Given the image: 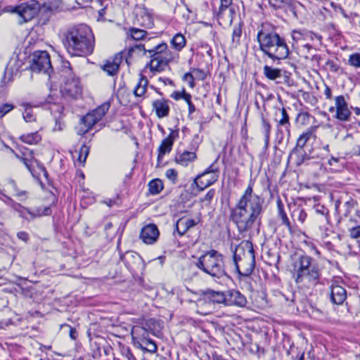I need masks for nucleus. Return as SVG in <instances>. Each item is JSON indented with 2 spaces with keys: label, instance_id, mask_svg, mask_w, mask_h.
Returning <instances> with one entry per match:
<instances>
[{
  "label": "nucleus",
  "instance_id": "37998d69",
  "mask_svg": "<svg viewBox=\"0 0 360 360\" xmlns=\"http://www.w3.org/2000/svg\"><path fill=\"white\" fill-rule=\"evenodd\" d=\"M120 352L122 357L125 360H136L130 348L127 346H120Z\"/></svg>",
  "mask_w": 360,
  "mask_h": 360
},
{
  "label": "nucleus",
  "instance_id": "338daca9",
  "mask_svg": "<svg viewBox=\"0 0 360 360\" xmlns=\"http://www.w3.org/2000/svg\"><path fill=\"white\" fill-rule=\"evenodd\" d=\"M17 236L20 240H22L25 242H27L29 239V236H28L27 233H26L25 231H20V232L18 233Z\"/></svg>",
  "mask_w": 360,
  "mask_h": 360
},
{
  "label": "nucleus",
  "instance_id": "dca6fc26",
  "mask_svg": "<svg viewBox=\"0 0 360 360\" xmlns=\"http://www.w3.org/2000/svg\"><path fill=\"white\" fill-rule=\"evenodd\" d=\"M159 230L156 225L153 224L145 226L140 233V236L143 241L147 244H153L159 236Z\"/></svg>",
  "mask_w": 360,
  "mask_h": 360
},
{
  "label": "nucleus",
  "instance_id": "a18cd8bd",
  "mask_svg": "<svg viewBox=\"0 0 360 360\" xmlns=\"http://www.w3.org/2000/svg\"><path fill=\"white\" fill-rule=\"evenodd\" d=\"M348 64L355 68H360V53H354L351 54L348 58Z\"/></svg>",
  "mask_w": 360,
  "mask_h": 360
},
{
  "label": "nucleus",
  "instance_id": "ddd939ff",
  "mask_svg": "<svg viewBox=\"0 0 360 360\" xmlns=\"http://www.w3.org/2000/svg\"><path fill=\"white\" fill-rule=\"evenodd\" d=\"M5 202L14 210L17 211L21 217L28 220L33 219L37 217H41L45 214V207L36 208L31 210L15 202L9 197H6Z\"/></svg>",
  "mask_w": 360,
  "mask_h": 360
},
{
  "label": "nucleus",
  "instance_id": "774afa93",
  "mask_svg": "<svg viewBox=\"0 0 360 360\" xmlns=\"http://www.w3.org/2000/svg\"><path fill=\"white\" fill-rule=\"evenodd\" d=\"M46 200H50L52 204H55L57 202L56 196L51 191L46 193Z\"/></svg>",
  "mask_w": 360,
  "mask_h": 360
},
{
  "label": "nucleus",
  "instance_id": "1a4fd4ad",
  "mask_svg": "<svg viewBox=\"0 0 360 360\" xmlns=\"http://www.w3.org/2000/svg\"><path fill=\"white\" fill-rule=\"evenodd\" d=\"M120 259L132 275L142 274L145 269V264L142 257L136 252L129 251L120 255Z\"/></svg>",
  "mask_w": 360,
  "mask_h": 360
},
{
  "label": "nucleus",
  "instance_id": "ea45409f",
  "mask_svg": "<svg viewBox=\"0 0 360 360\" xmlns=\"http://www.w3.org/2000/svg\"><path fill=\"white\" fill-rule=\"evenodd\" d=\"M312 136L311 130H307L303 132L297 139V146L295 148H301L303 149L307 142L310 139Z\"/></svg>",
  "mask_w": 360,
  "mask_h": 360
},
{
  "label": "nucleus",
  "instance_id": "e433bc0d",
  "mask_svg": "<svg viewBox=\"0 0 360 360\" xmlns=\"http://www.w3.org/2000/svg\"><path fill=\"white\" fill-rule=\"evenodd\" d=\"M110 108L109 103H104L99 105L96 109L93 110L91 112L94 114L95 117L99 121L105 115Z\"/></svg>",
  "mask_w": 360,
  "mask_h": 360
},
{
  "label": "nucleus",
  "instance_id": "39448f33",
  "mask_svg": "<svg viewBox=\"0 0 360 360\" xmlns=\"http://www.w3.org/2000/svg\"><path fill=\"white\" fill-rule=\"evenodd\" d=\"M195 265L212 277L221 278L226 276L224 255L215 250L205 252L198 258Z\"/></svg>",
  "mask_w": 360,
  "mask_h": 360
},
{
  "label": "nucleus",
  "instance_id": "9d476101",
  "mask_svg": "<svg viewBox=\"0 0 360 360\" xmlns=\"http://www.w3.org/2000/svg\"><path fill=\"white\" fill-rule=\"evenodd\" d=\"M46 65H49L48 68H46V74L49 75V81L50 83V91L52 93L51 94L49 95V97L51 99H53V97H58V89L61 88V82H62V77H63L65 78V75H63L62 70L63 68L60 70L56 71L53 66L52 65L51 61H50V57L46 53Z\"/></svg>",
  "mask_w": 360,
  "mask_h": 360
},
{
  "label": "nucleus",
  "instance_id": "0eeeda50",
  "mask_svg": "<svg viewBox=\"0 0 360 360\" xmlns=\"http://www.w3.org/2000/svg\"><path fill=\"white\" fill-rule=\"evenodd\" d=\"M41 6L36 0H30L18 6L10 7L8 11L16 13L18 22L22 25L30 21L39 13Z\"/></svg>",
  "mask_w": 360,
  "mask_h": 360
},
{
  "label": "nucleus",
  "instance_id": "b1692460",
  "mask_svg": "<svg viewBox=\"0 0 360 360\" xmlns=\"http://www.w3.org/2000/svg\"><path fill=\"white\" fill-rule=\"evenodd\" d=\"M98 120L94 114L89 112L82 117L80 122V129L78 134L80 135L86 134Z\"/></svg>",
  "mask_w": 360,
  "mask_h": 360
},
{
  "label": "nucleus",
  "instance_id": "a211bd4d",
  "mask_svg": "<svg viewBox=\"0 0 360 360\" xmlns=\"http://www.w3.org/2000/svg\"><path fill=\"white\" fill-rule=\"evenodd\" d=\"M45 63V52L36 51L31 56L30 70L34 72H39L43 70Z\"/></svg>",
  "mask_w": 360,
  "mask_h": 360
},
{
  "label": "nucleus",
  "instance_id": "69168bd1",
  "mask_svg": "<svg viewBox=\"0 0 360 360\" xmlns=\"http://www.w3.org/2000/svg\"><path fill=\"white\" fill-rule=\"evenodd\" d=\"M176 171L174 169H169L166 172V176L168 179H174L176 177Z\"/></svg>",
  "mask_w": 360,
  "mask_h": 360
},
{
  "label": "nucleus",
  "instance_id": "0e129e2a",
  "mask_svg": "<svg viewBox=\"0 0 360 360\" xmlns=\"http://www.w3.org/2000/svg\"><path fill=\"white\" fill-rule=\"evenodd\" d=\"M214 193H215L214 189L209 190V191L205 195L203 200H205V201H210L213 198V197L214 195Z\"/></svg>",
  "mask_w": 360,
  "mask_h": 360
},
{
  "label": "nucleus",
  "instance_id": "c85d7f7f",
  "mask_svg": "<svg viewBox=\"0 0 360 360\" xmlns=\"http://www.w3.org/2000/svg\"><path fill=\"white\" fill-rule=\"evenodd\" d=\"M63 106L58 103H53L50 105L49 107V110H50L51 115L53 116L56 125L53 128V130H61L62 129V124L60 122L61 115L63 112Z\"/></svg>",
  "mask_w": 360,
  "mask_h": 360
},
{
  "label": "nucleus",
  "instance_id": "9b49d317",
  "mask_svg": "<svg viewBox=\"0 0 360 360\" xmlns=\"http://www.w3.org/2000/svg\"><path fill=\"white\" fill-rule=\"evenodd\" d=\"M257 38L260 50L266 54L269 49L281 39V37L274 31L266 30L265 26L262 25L261 30L257 33Z\"/></svg>",
  "mask_w": 360,
  "mask_h": 360
},
{
  "label": "nucleus",
  "instance_id": "a19ab883",
  "mask_svg": "<svg viewBox=\"0 0 360 360\" xmlns=\"http://www.w3.org/2000/svg\"><path fill=\"white\" fill-rule=\"evenodd\" d=\"M162 189V181H149L148 191L151 195L158 194Z\"/></svg>",
  "mask_w": 360,
  "mask_h": 360
},
{
  "label": "nucleus",
  "instance_id": "c03bdc74",
  "mask_svg": "<svg viewBox=\"0 0 360 360\" xmlns=\"http://www.w3.org/2000/svg\"><path fill=\"white\" fill-rule=\"evenodd\" d=\"M281 117L280 120L278 121V125L283 126L285 127V129L287 130H288V128L290 126L289 117H288L286 110L284 108H283L281 110Z\"/></svg>",
  "mask_w": 360,
  "mask_h": 360
},
{
  "label": "nucleus",
  "instance_id": "e2e57ef3",
  "mask_svg": "<svg viewBox=\"0 0 360 360\" xmlns=\"http://www.w3.org/2000/svg\"><path fill=\"white\" fill-rule=\"evenodd\" d=\"M185 92H186L185 90H183L181 91H174L171 95V97L176 101L179 100V99H182L184 97L183 94H185Z\"/></svg>",
  "mask_w": 360,
  "mask_h": 360
},
{
  "label": "nucleus",
  "instance_id": "4c0bfd02",
  "mask_svg": "<svg viewBox=\"0 0 360 360\" xmlns=\"http://www.w3.org/2000/svg\"><path fill=\"white\" fill-rule=\"evenodd\" d=\"M147 32L141 29L131 28L128 33V37H130L134 40L143 39L146 36Z\"/></svg>",
  "mask_w": 360,
  "mask_h": 360
},
{
  "label": "nucleus",
  "instance_id": "cd10ccee",
  "mask_svg": "<svg viewBox=\"0 0 360 360\" xmlns=\"http://www.w3.org/2000/svg\"><path fill=\"white\" fill-rule=\"evenodd\" d=\"M233 11L231 6L220 3V6L217 12V17L219 20L223 22H231L233 20Z\"/></svg>",
  "mask_w": 360,
  "mask_h": 360
},
{
  "label": "nucleus",
  "instance_id": "20e7f679",
  "mask_svg": "<svg viewBox=\"0 0 360 360\" xmlns=\"http://www.w3.org/2000/svg\"><path fill=\"white\" fill-rule=\"evenodd\" d=\"M233 262L239 278H248L255 266V255L252 243L246 240L236 248Z\"/></svg>",
  "mask_w": 360,
  "mask_h": 360
},
{
  "label": "nucleus",
  "instance_id": "7ed1b4c3",
  "mask_svg": "<svg viewBox=\"0 0 360 360\" xmlns=\"http://www.w3.org/2000/svg\"><path fill=\"white\" fill-rule=\"evenodd\" d=\"M294 275L297 283H307L311 285H316L321 276V269L311 257L300 255L293 263Z\"/></svg>",
  "mask_w": 360,
  "mask_h": 360
},
{
  "label": "nucleus",
  "instance_id": "4d7b16f0",
  "mask_svg": "<svg viewBox=\"0 0 360 360\" xmlns=\"http://www.w3.org/2000/svg\"><path fill=\"white\" fill-rule=\"evenodd\" d=\"M184 81L188 83V85L191 88H194L195 86V82H194V77H193V75L191 72L186 73L183 77Z\"/></svg>",
  "mask_w": 360,
  "mask_h": 360
},
{
  "label": "nucleus",
  "instance_id": "2eb2a0df",
  "mask_svg": "<svg viewBox=\"0 0 360 360\" xmlns=\"http://www.w3.org/2000/svg\"><path fill=\"white\" fill-rule=\"evenodd\" d=\"M247 303L248 301L245 296L238 290H231L226 292V305L244 307Z\"/></svg>",
  "mask_w": 360,
  "mask_h": 360
},
{
  "label": "nucleus",
  "instance_id": "3c124183",
  "mask_svg": "<svg viewBox=\"0 0 360 360\" xmlns=\"http://www.w3.org/2000/svg\"><path fill=\"white\" fill-rule=\"evenodd\" d=\"M196 225V222L193 219H186L183 221L182 232H179V236H183L190 228Z\"/></svg>",
  "mask_w": 360,
  "mask_h": 360
},
{
  "label": "nucleus",
  "instance_id": "680f3d73",
  "mask_svg": "<svg viewBox=\"0 0 360 360\" xmlns=\"http://www.w3.org/2000/svg\"><path fill=\"white\" fill-rule=\"evenodd\" d=\"M292 38L295 41H298L302 39V34L300 31L293 30L292 32Z\"/></svg>",
  "mask_w": 360,
  "mask_h": 360
},
{
  "label": "nucleus",
  "instance_id": "c9c22d12",
  "mask_svg": "<svg viewBox=\"0 0 360 360\" xmlns=\"http://www.w3.org/2000/svg\"><path fill=\"white\" fill-rule=\"evenodd\" d=\"M141 15L143 19L141 23L146 27H151L153 25L152 12L146 8H143L141 11Z\"/></svg>",
  "mask_w": 360,
  "mask_h": 360
},
{
  "label": "nucleus",
  "instance_id": "aec40b11",
  "mask_svg": "<svg viewBox=\"0 0 360 360\" xmlns=\"http://www.w3.org/2000/svg\"><path fill=\"white\" fill-rule=\"evenodd\" d=\"M253 200L255 201L257 204L259 203V206H263L264 200L259 195L253 194L252 185L250 184L237 203L246 205L252 203Z\"/></svg>",
  "mask_w": 360,
  "mask_h": 360
},
{
  "label": "nucleus",
  "instance_id": "473e14b6",
  "mask_svg": "<svg viewBox=\"0 0 360 360\" xmlns=\"http://www.w3.org/2000/svg\"><path fill=\"white\" fill-rule=\"evenodd\" d=\"M186 40L181 33L176 34L171 40L172 47L177 51H181L186 46Z\"/></svg>",
  "mask_w": 360,
  "mask_h": 360
},
{
  "label": "nucleus",
  "instance_id": "c756f323",
  "mask_svg": "<svg viewBox=\"0 0 360 360\" xmlns=\"http://www.w3.org/2000/svg\"><path fill=\"white\" fill-rule=\"evenodd\" d=\"M196 158L197 155L195 153L186 150L176 155L175 161L178 165L186 167L190 163L193 162Z\"/></svg>",
  "mask_w": 360,
  "mask_h": 360
},
{
  "label": "nucleus",
  "instance_id": "f704fd0d",
  "mask_svg": "<svg viewBox=\"0 0 360 360\" xmlns=\"http://www.w3.org/2000/svg\"><path fill=\"white\" fill-rule=\"evenodd\" d=\"M264 75L269 79L275 80L281 77V70L265 65L264 67Z\"/></svg>",
  "mask_w": 360,
  "mask_h": 360
},
{
  "label": "nucleus",
  "instance_id": "49530a36",
  "mask_svg": "<svg viewBox=\"0 0 360 360\" xmlns=\"http://www.w3.org/2000/svg\"><path fill=\"white\" fill-rule=\"evenodd\" d=\"M278 217H280V219H281L282 224L285 225L288 228V229L290 233H292L294 231L293 228H292V226L291 225V223H290L285 212L281 211V212L278 213Z\"/></svg>",
  "mask_w": 360,
  "mask_h": 360
},
{
  "label": "nucleus",
  "instance_id": "5701e85b",
  "mask_svg": "<svg viewBox=\"0 0 360 360\" xmlns=\"http://www.w3.org/2000/svg\"><path fill=\"white\" fill-rule=\"evenodd\" d=\"M219 172L217 162L215 161L205 169V171L198 174L193 180H198L201 178H206L207 180H217L219 177Z\"/></svg>",
  "mask_w": 360,
  "mask_h": 360
},
{
  "label": "nucleus",
  "instance_id": "f8f14e48",
  "mask_svg": "<svg viewBox=\"0 0 360 360\" xmlns=\"http://www.w3.org/2000/svg\"><path fill=\"white\" fill-rule=\"evenodd\" d=\"M335 105L329 108V112H335L333 117L341 122H348L351 117L352 112L349 108L348 103L344 96L340 95L335 97Z\"/></svg>",
  "mask_w": 360,
  "mask_h": 360
},
{
  "label": "nucleus",
  "instance_id": "6e6552de",
  "mask_svg": "<svg viewBox=\"0 0 360 360\" xmlns=\"http://www.w3.org/2000/svg\"><path fill=\"white\" fill-rule=\"evenodd\" d=\"M167 47V44L162 43L155 46L153 49L148 50L153 54L150 63L146 65V68H148L152 72L162 71L173 59L172 56L170 57L162 56V52L166 50Z\"/></svg>",
  "mask_w": 360,
  "mask_h": 360
},
{
  "label": "nucleus",
  "instance_id": "7c9ffc66",
  "mask_svg": "<svg viewBox=\"0 0 360 360\" xmlns=\"http://www.w3.org/2000/svg\"><path fill=\"white\" fill-rule=\"evenodd\" d=\"M121 58L122 57L117 55L113 60H106L103 66V70L109 75H115L119 70Z\"/></svg>",
  "mask_w": 360,
  "mask_h": 360
},
{
  "label": "nucleus",
  "instance_id": "412c9836",
  "mask_svg": "<svg viewBox=\"0 0 360 360\" xmlns=\"http://www.w3.org/2000/svg\"><path fill=\"white\" fill-rule=\"evenodd\" d=\"M288 207L290 211V216L293 221H297L300 224H304L307 217V214L302 205H296L295 203L288 204Z\"/></svg>",
  "mask_w": 360,
  "mask_h": 360
},
{
  "label": "nucleus",
  "instance_id": "58836bf2",
  "mask_svg": "<svg viewBox=\"0 0 360 360\" xmlns=\"http://www.w3.org/2000/svg\"><path fill=\"white\" fill-rule=\"evenodd\" d=\"M139 347L143 350H146L150 353H155L158 349L155 342L151 339L140 342V345Z\"/></svg>",
  "mask_w": 360,
  "mask_h": 360
},
{
  "label": "nucleus",
  "instance_id": "052dcab7",
  "mask_svg": "<svg viewBox=\"0 0 360 360\" xmlns=\"http://www.w3.org/2000/svg\"><path fill=\"white\" fill-rule=\"evenodd\" d=\"M354 204H355V202L353 200L347 201L345 203L344 206L346 208L345 213L344 214L345 217H347L348 216V214L349 213L350 210L354 207Z\"/></svg>",
  "mask_w": 360,
  "mask_h": 360
},
{
  "label": "nucleus",
  "instance_id": "f257e3e1",
  "mask_svg": "<svg viewBox=\"0 0 360 360\" xmlns=\"http://www.w3.org/2000/svg\"><path fill=\"white\" fill-rule=\"evenodd\" d=\"M64 45L72 56L91 54L94 49V37L91 28L83 24L70 28L65 33Z\"/></svg>",
  "mask_w": 360,
  "mask_h": 360
},
{
  "label": "nucleus",
  "instance_id": "423d86ee",
  "mask_svg": "<svg viewBox=\"0 0 360 360\" xmlns=\"http://www.w3.org/2000/svg\"><path fill=\"white\" fill-rule=\"evenodd\" d=\"M62 72L65 75V80L58 94H62L65 96L72 98H77L82 93V87L79 79L75 77L68 62L63 63Z\"/></svg>",
  "mask_w": 360,
  "mask_h": 360
},
{
  "label": "nucleus",
  "instance_id": "bf43d9fd",
  "mask_svg": "<svg viewBox=\"0 0 360 360\" xmlns=\"http://www.w3.org/2000/svg\"><path fill=\"white\" fill-rule=\"evenodd\" d=\"M118 197L114 198H105L103 200L101 201V203L105 204L109 207H112L115 205L118 204Z\"/></svg>",
  "mask_w": 360,
  "mask_h": 360
},
{
  "label": "nucleus",
  "instance_id": "5fc2aeb1",
  "mask_svg": "<svg viewBox=\"0 0 360 360\" xmlns=\"http://www.w3.org/2000/svg\"><path fill=\"white\" fill-rule=\"evenodd\" d=\"M22 116L25 121L27 122H31L35 120L32 110L30 107H26L24 112L22 113Z\"/></svg>",
  "mask_w": 360,
  "mask_h": 360
},
{
  "label": "nucleus",
  "instance_id": "13d9d810",
  "mask_svg": "<svg viewBox=\"0 0 360 360\" xmlns=\"http://www.w3.org/2000/svg\"><path fill=\"white\" fill-rule=\"evenodd\" d=\"M315 209L317 213H319L321 215L324 216L326 220L328 219L329 211L326 207H324L323 205H317Z\"/></svg>",
  "mask_w": 360,
  "mask_h": 360
},
{
  "label": "nucleus",
  "instance_id": "72a5a7b5",
  "mask_svg": "<svg viewBox=\"0 0 360 360\" xmlns=\"http://www.w3.org/2000/svg\"><path fill=\"white\" fill-rule=\"evenodd\" d=\"M214 182V181H208L205 184L203 181H200V184L199 181H193L190 186L191 193L196 196L200 192L210 186Z\"/></svg>",
  "mask_w": 360,
  "mask_h": 360
},
{
  "label": "nucleus",
  "instance_id": "f3484780",
  "mask_svg": "<svg viewBox=\"0 0 360 360\" xmlns=\"http://www.w3.org/2000/svg\"><path fill=\"white\" fill-rule=\"evenodd\" d=\"M330 288V297L331 302L337 305L343 304L347 299L346 290L342 286L335 283L331 284Z\"/></svg>",
  "mask_w": 360,
  "mask_h": 360
},
{
  "label": "nucleus",
  "instance_id": "6e6d98bb",
  "mask_svg": "<svg viewBox=\"0 0 360 360\" xmlns=\"http://www.w3.org/2000/svg\"><path fill=\"white\" fill-rule=\"evenodd\" d=\"M14 106L10 103H5L0 105V119L13 109Z\"/></svg>",
  "mask_w": 360,
  "mask_h": 360
},
{
  "label": "nucleus",
  "instance_id": "09e8293b",
  "mask_svg": "<svg viewBox=\"0 0 360 360\" xmlns=\"http://www.w3.org/2000/svg\"><path fill=\"white\" fill-rule=\"evenodd\" d=\"M262 130L264 133L265 143L266 144H268L271 131V125L265 119H262Z\"/></svg>",
  "mask_w": 360,
  "mask_h": 360
},
{
  "label": "nucleus",
  "instance_id": "bb28decb",
  "mask_svg": "<svg viewBox=\"0 0 360 360\" xmlns=\"http://www.w3.org/2000/svg\"><path fill=\"white\" fill-rule=\"evenodd\" d=\"M131 335L134 343L139 346L140 342L150 339L148 330L146 328L141 326H134L131 330Z\"/></svg>",
  "mask_w": 360,
  "mask_h": 360
},
{
  "label": "nucleus",
  "instance_id": "4be33fe9",
  "mask_svg": "<svg viewBox=\"0 0 360 360\" xmlns=\"http://www.w3.org/2000/svg\"><path fill=\"white\" fill-rule=\"evenodd\" d=\"M175 139L174 132L171 131L167 137L164 139L158 148V161L160 162L163 156L172 150Z\"/></svg>",
  "mask_w": 360,
  "mask_h": 360
},
{
  "label": "nucleus",
  "instance_id": "de8ad7c7",
  "mask_svg": "<svg viewBox=\"0 0 360 360\" xmlns=\"http://www.w3.org/2000/svg\"><path fill=\"white\" fill-rule=\"evenodd\" d=\"M357 222L358 226H352L349 229V236L354 239L360 238V216L359 220Z\"/></svg>",
  "mask_w": 360,
  "mask_h": 360
},
{
  "label": "nucleus",
  "instance_id": "79ce46f5",
  "mask_svg": "<svg viewBox=\"0 0 360 360\" xmlns=\"http://www.w3.org/2000/svg\"><path fill=\"white\" fill-rule=\"evenodd\" d=\"M89 153V148L85 145L82 146L78 151L77 161L81 165H84Z\"/></svg>",
  "mask_w": 360,
  "mask_h": 360
},
{
  "label": "nucleus",
  "instance_id": "6ab92c4d",
  "mask_svg": "<svg viewBox=\"0 0 360 360\" xmlns=\"http://www.w3.org/2000/svg\"><path fill=\"white\" fill-rule=\"evenodd\" d=\"M152 106L158 118L168 116L170 110L169 101L165 98L157 99L153 101Z\"/></svg>",
  "mask_w": 360,
  "mask_h": 360
},
{
  "label": "nucleus",
  "instance_id": "2f4dec72",
  "mask_svg": "<svg viewBox=\"0 0 360 360\" xmlns=\"http://www.w3.org/2000/svg\"><path fill=\"white\" fill-rule=\"evenodd\" d=\"M139 76V82L134 89V94L136 97H141L145 94L148 84V79L142 74Z\"/></svg>",
  "mask_w": 360,
  "mask_h": 360
},
{
  "label": "nucleus",
  "instance_id": "864d4df0",
  "mask_svg": "<svg viewBox=\"0 0 360 360\" xmlns=\"http://www.w3.org/2000/svg\"><path fill=\"white\" fill-rule=\"evenodd\" d=\"M242 34V30L240 26L234 27L232 33V41L235 44H238Z\"/></svg>",
  "mask_w": 360,
  "mask_h": 360
},
{
  "label": "nucleus",
  "instance_id": "4468645a",
  "mask_svg": "<svg viewBox=\"0 0 360 360\" xmlns=\"http://www.w3.org/2000/svg\"><path fill=\"white\" fill-rule=\"evenodd\" d=\"M290 53L288 46L283 38H281L265 54L273 60H281L288 58Z\"/></svg>",
  "mask_w": 360,
  "mask_h": 360
},
{
  "label": "nucleus",
  "instance_id": "603ef678",
  "mask_svg": "<svg viewBox=\"0 0 360 360\" xmlns=\"http://www.w3.org/2000/svg\"><path fill=\"white\" fill-rule=\"evenodd\" d=\"M191 73L195 80H204L207 77L205 72L200 69H193Z\"/></svg>",
  "mask_w": 360,
  "mask_h": 360
},
{
  "label": "nucleus",
  "instance_id": "8fccbe9b",
  "mask_svg": "<svg viewBox=\"0 0 360 360\" xmlns=\"http://www.w3.org/2000/svg\"><path fill=\"white\" fill-rule=\"evenodd\" d=\"M21 139L24 142L27 143L29 144H32L38 142V141L39 140V136L37 134H28L27 136H22Z\"/></svg>",
  "mask_w": 360,
  "mask_h": 360
},
{
  "label": "nucleus",
  "instance_id": "f03ea898",
  "mask_svg": "<svg viewBox=\"0 0 360 360\" xmlns=\"http://www.w3.org/2000/svg\"><path fill=\"white\" fill-rule=\"evenodd\" d=\"M262 206L253 200L245 205L236 204L231 210L230 218L236 225L239 233H247L252 230L257 223L260 222Z\"/></svg>",
  "mask_w": 360,
  "mask_h": 360
},
{
  "label": "nucleus",
  "instance_id": "393cba45",
  "mask_svg": "<svg viewBox=\"0 0 360 360\" xmlns=\"http://www.w3.org/2000/svg\"><path fill=\"white\" fill-rule=\"evenodd\" d=\"M306 159L307 154L304 149L295 148L288 157V162L296 166H300Z\"/></svg>",
  "mask_w": 360,
  "mask_h": 360
},
{
  "label": "nucleus",
  "instance_id": "a878e982",
  "mask_svg": "<svg viewBox=\"0 0 360 360\" xmlns=\"http://www.w3.org/2000/svg\"><path fill=\"white\" fill-rule=\"evenodd\" d=\"M204 295L206 299L213 303L224 304L226 305V292L207 289L204 292Z\"/></svg>",
  "mask_w": 360,
  "mask_h": 360
}]
</instances>
